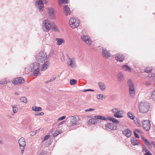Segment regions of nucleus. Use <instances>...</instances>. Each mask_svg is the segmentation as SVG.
<instances>
[{"instance_id": "nucleus-1", "label": "nucleus", "mask_w": 155, "mask_h": 155, "mask_svg": "<svg viewBox=\"0 0 155 155\" xmlns=\"http://www.w3.org/2000/svg\"><path fill=\"white\" fill-rule=\"evenodd\" d=\"M150 108L149 104L145 101L141 102L139 104V108L140 111L142 113H147Z\"/></svg>"}, {"instance_id": "nucleus-2", "label": "nucleus", "mask_w": 155, "mask_h": 155, "mask_svg": "<svg viewBox=\"0 0 155 155\" xmlns=\"http://www.w3.org/2000/svg\"><path fill=\"white\" fill-rule=\"evenodd\" d=\"M47 58L46 53L43 51L39 52L36 55L35 59L37 61L40 63L44 61Z\"/></svg>"}, {"instance_id": "nucleus-3", "label": "nucleus", "mask_w": 155, "mask_h": 155, "mask_svg": "<svg viewBox=\"0 0 155 155\" xmlns=\"http://www.w3.org/2000/svg\"><path fill=\"white\" fill-rule=\"evenodd\" d=\"M52 23H51L49 21L47 20H45L43 22L42 29L45 31L48 32L51 28Z\"/></svg>"}, {"instance_id": "nucleus-4", "label": "nucleus", "mask_w": 155, "mask_h": 155, "mask_svg": "<svg viewBox=\"0 0 155 155\" xmlns=\"http://www.w3.org/2000/svg\"><path fill=\"white\" fill-rule=\"evenodd\" d=\"M69 24L72 28H75L79 25L80 21L78 19L71 18L70 19Z\"/></svg>"}, {"instance_id": "nucleus-5", "label": "nucleus", "mask_w": 155, "mask_h": 155, "mask_svg": "<svg viewBox=\"0 0 155 155\" xmlns=\"http://www.w3.org/2000/svg\"><path fill=\"white\" fill-rule=\"evenodd\" d=\"M20 149L21 150V153L22 154L24 152L25 147L26 145V143L25 138L23 137L21 138L18 141Z\"/></svg>"}, {"instance_id": "nucleus-6", "label": "nucleus", "mask_w": 155, "mask_h": 155, "mask_svg": "<svg viewBox=\"0 0 155 155\" xmlns=\"http://www.w3.org/2000/svg\"><path fill=\"white\" fill-rule=\"evenodd\" d=\"M79 118L77 116H74L71 117L69 124V126L72 127L78 124L79 120Z\"/></svg>"}, {"instance_id": "nucleus-7", "label": "nucleus", "mask_w": 155, "mask_h": 155, "mask_svg": "<svg viewBox=\"0 0 155 155\" xmlns=\"http://www.w3.org/2000/svg\"><path fill=\"white\" fill-rule=\"evenodd\" d=\"M142 126L143 129L146 131H148L150 128V122L148 120H145L143 121Z\"/></svg>"}, {"instance_id": "nucleus-8", "label": "nucleus", "mask_w": 155, "mask_h": 155, "mask_svg": "<svg viewBox=\"0 0 155 155\" xmlns=\"http://www.w3.org/2000/svg\"><path fill=\"white\" fill-rule=\"evenodd\" d=\"M35 6L36 8L38 9L39 11H42L44 7L43 2L41 0H37L35 3Z\"/></svg>"}, {"instance_id": "nucleus-9", "label": "nucleus", "mask_w": 155, "mask_h": 155, "mask_svg": "<svg viewBox=\"0 0 155 155\" xmlns=\"http://www.w3.org/2000/svg\"><path fill=\"white\" fill-rule=\"evenodd\" d=\"M82 40L87 45H90L91 43V41L89 36L87 35H84L81 36Z\"/></svg>"}, {"instance_id": "nucleus-10", "label": "nucleus", "mask_w": 155, "mask_h": 155, "mask_svg": "<svg viewBox=\"0 0 155 155\" xmlns=\"http://www.w3.org/2000/svg\"><path fill=\"white\" fill-rule=\"evenodd\" d=\"M24 79L21 77L15 78L12 82V83L15 85L21 84L24 82Z\"/></svg>"}, {"instance_id": "nucleus-11", "label": "nucleus", "mask_w": 155, "mask_h": 155, "mask_svg": "<svg viewBox=\"0 0 155 155\" xmlns=\"http://www.w3.org/2000/svg\"><path fill=\"white\" fill-rule=\"evenodd\" d=\"M102 55L103 57L106 59L110 57V54L109 51L105 48H102Z\"/></svg>"}, {"instance_id": "nucleus-12", "label": "nucleus", "mask_w": 155, "mask_h": 155, "mask_svg": "<svg viewBox=\"0 0 155 155\" xmlns=\"http://www.w3.org/2000/svg\"><path fill=\"white\" fill-rule=\"evenodd\" d=\"M70 62L68 63L69 65L72 68H75L76 67L75 61L74 58H68Z\"/></svg>"}, {"instance_id": "nucleus-13", "label": "nucleus", "mask_w": 155, "mask_h": 155, "mask_svg": "<svg viewBox=\"0 0 155 155\" xmlns=\"http://www.w3.org/2000/svg\"><path fill=\"white\" fill-rule=\"evenodd\" d=\"M106 127L108 128L111 130H114L117 128V126L113 124L108 123L106 124Z\"/></svg>"}, {"instance_id": "nucleus-14", "label": "nucleus", "mask_w": 155, "mask_h": 155, "mask_svg": "<svg viewBox=\"0 0 155 155\" xmlns=\"http://www.w3.org/2000/svg\"><path fill=\"white\" fill-rule=\"evenodd\" d=\"M122 133L127 137H130L132 134L131 131L128 129L123 130Z\"/></svg>"}, {"instance_id": "nucleus-15", "label": "nucleus", "mask_w": 155, "mask_h": 155, "mask_svg": "<svg viewBox=\"0 0 155 155\" xmlns=\"http://www.w3.org/2000/svg\"><path fill=\"white\" fill-rule=\"evenodd\" d=\"M48 12L49 14L50 18L51 19L54 18V12L53 9L50 7L48 8Z\"/></svg>"}, {"instance_id": "nucleus-16", "label": "nucleus", "mask_w": 155, "mask_h": 155, "mask_svg": "<svg viewBox=\"0 0 155 155\" xmlns=\"http://www.w3.org/2000/svg\"><path fill=\"white\" fill-rule=\"evenodd\" d=\"M64 12L65 15H68L70 14L71 11L67 5H65L63 7Z\"/></svg>"}, {"instance_id": "nucleus-17", "label": "nucleus", "mask_w": 155, "mask_h": 155, "mask_svg": "<svg viewBox=\"0 0 155 155\" xmlns=\"http://www.w3.org/2000/svg\"><path fill=\"white\" fill-rule=\"evenodd\" d=\"M31 72L33 73L32 74L34 76H38L39 74H40V72L39 68L38 69H30Z\"/></svg>"}, {"instance_id": "nucleus-18", "label": "nucleus", "mask_w": 155, "mask_h": 155, "mask_svg": "<svg viewBox=\"0 0 155 155\" xmlns=\"http://www.w3.org/2000/svg\"><path fill=\"white\" fill-rule=\"evenodd\" d=\"M115 59L118 61L122 62L124 59V55L119 54H117L115 57Z\"/></svg>"}, {"instance_id": "nucleus-19", "label": "nucleus", "mask_w": 155, "mask_h": 155, "mask_svg": "<svg viewBox=\"0 0 155 155\" xmlns=\"http://www.w3.org/2000/svg\"><path fill=\"white\" fill-rule=\"evenodd\" d=\"M49 65V62L48 61H47L43 64L41 68V71H44L45 70L47 69Z\"/></svg>"}, {"instance_id": "nucleus-20", "label": "nucleus", "mask_w": 155, "mask_h": 155, "mask_svg": "<svg viewBox=\"0 0 155 155\" xmlns=\"http://www.w3.org/2000/svg\"><path fill=\"white\" fill-rule=\"evenodd\" d=\"M40 64L39 63L35 62L32 64L30 65L31 69H38L39 68Z\"/></svg>"}, {"instance_id": "nucleus-21", "label": "nucleus", "mask_w": 155, "mask_h": 155, "mask_svg": "<svg viewBox=\"0 0 155 155\" xmlns=\"http://www.w3.org/2000/svg\"><path fill=\"white\" fill-rule=\"evenodd\" d=\"M98 86L100 89L102 91H104L106 89V86L105 84L101 82H99L98 83Z\"/></svg>"}, {"instance_id": "nucleus-22", "label": "nucleus", "mask_w": 155, "mask_h": 155, "mask_svg": "<svg viewBox=\"0 0 155 155\" xmlns=\"http://www.w3.org/2000/svg\"><path fill=\"white\" fill-rule=\"evenodd\" d=\"M129 92L130 96L131 97H133L135 94V87H129Z\"/></svg>"}, {"instance_id": "nucleus-23", "label": "nucleus", "mask_w": 155, "mask_h": 155, "mask_svg": "<svg viewBox=\"0 0 155 155\" xmlns=\"http://www.w3.org/2000/svg\"><path fill=\"white\" fill-rule=\"evenodd\" d=\"M107 120H109L110 121H112V122L116 123V124H118L119 123V121L113 117H107Z\"/></svg>"}, {"instance_id": "nucleus-24", "label": "nucleus", "mask_w": 155, "mask_h": 155, "mask_svg": "<svg viewBox=\"0 0 155 155\" xmlns=\"http://www.w3.org/2000/svg\"><path fill=\"white\" fill-rule=\"evenodd\" d=\"M56 40L57 41V45H60L64 41V39L62 38H56Z\"/></svg>"}, {"instance_id": "nucleus-25", "label": "nucleus", "mask_w": 155, "mask_h": 155, "mask_svg": "<svg viewBox=\"0 0 155 155\" xmlns=\"http://www.w3.org/2000/svg\"><path fill=\"white\" fill-rule=\"evenodd\" d=\"M94 117L95 119H100V120H104L105 121H107V118L105 117L99 115H97L95 116H94Z\"/></svg>"}, {"instance_id": "nucleus-26", "label": "nucleus", "mask_w": 155, "mask_h": 155, "mask_svg": "<svg viewBox=\"0 0 155 155\" xmlns=\"http://www.w3.org/2000/svg\"><path fill=\"white\" fill-rule=\"evenodd\" d=\"M97 120H98L95 119H91L88 120V123L89 124H96V123L97 122Z\"/></svg>"}, {"instance_id": "nucleus-27", "label": "nucleus", "mask_w": 155, "mask_h": 155, "mask_svg": "<svg viewBox=\"0 0 155 155\" xmlns=\"http://www.w3.org/2000/svg\"><path fill=\"white\" fill-rule=\"evenodd\" d=\"M32 109L33 110L35 111H41L42 110V108L40 107H37L35 106L32 107Z\"/></svg>"}, {"instance_id": "nucleus-28", "label": "nucleus", "mask_w": 155, "mask_h": 155, "mask_svg": "<svg viewBox=\"0 0 155 155\" xmlns=\"http://www.w3.org/2000/svg\"><path fill=\"white\" fill-rule=\"evenodd\" d=\"M124 78L123 74L121 72H120L119 73L118 77V81H121L124 80Z\"/></svg>"}, {"instance_id": "nucleus-29", "label": "nucleus", "mask_w": 155, "mask_h": 155, "mask_svg": "<svg viewBox=\"0 0 155 155\" xmlns=\"http://www.w3.org/2000/svg\"><path fill=\"white\" fill-rule=\"evenodd\" d=\"M52 29L55 31L59 32V31L57 26L54 25V23H52V27H51Z\"/></svg>"}, {"instance_id": "nucleus-30", "label": "nucleus", "mask_w": 155, "mask_h": 155, "mask_svg": "<svg viewBox=\"0 0 155 155\" xmlns=\"http://www.w3.org/2000/svg\"><path fill=\"white\" fill-rule=\"evenodd\" d=\"M131 143L133 145H136L139 144V143L137 140H136L134 138L131 139Z\"/></svg>"}, {"instance_id": "nucleus-31", "label": "nucleus", "mask_w": 155, "mask_h": 155, "mask_svg": "<svg viewBox=\"0 0 155 155\" xmlns=\"http://www.w3.org/2000/svg\"><path fill=\"white\" fill-rule=\"evenodd\" d=\"M127 84L129 87H134L132 80L130 79L128 80L127 81Z\"/></svg>"}, {"instance_id": "nucleus-32", "label": "nucleus", "mask_w": 155, "mask_h": 155, "mask_svg": "<svg viewBox=\"0 0 155 155\" xmlns=\"http://www.w3.org/2000/svg\"><path fill=\"white\" fill-rule=\"evenodd\" d=\"M122 68L126 71H128L129 72H130L131 71L130 68L126 65H124L122 66Z\"/></svg>"}, {"instance_id": "nucleus-33", "label": "nucleus", "mask_w": 155, "mask_h": 155, "mask_svg": "<svg viewBox=\"0 0 155 155\" xmlns=\"http://www.w3.org/2000/svg\"><path fill=\"white\" fill-rule=\"evenodd\" d=\"M106 96L104 95L103 94H100L97 95V97L98 99H101L102 100L104 99H106Z\"/></svg>"}, {"instance_id": "nucleus-34", "label": "nucleus", "mask_w": 155, "mask_h": 155, "mask_svg": "<svg viewBox=\"0 0 155 155\" xmlns=\"http://www.w3.org/2000/svg\"><path fill=\"white\" fill-rule=\"evenodd\" d=\"M153 68L152 67H148L144 70L145 72L149 73L150 72L153 70Z\"/></svg>"}, {"instance_id": "nucleus-35", "label": "nucleus", "mask_w": 155, "mask_h": 155, "mask_svg": "<svg viewBox=\"0 0 155 155\" xmlns=\"http://www.w3.org/2000/svg\"><path fill=\"white\" fill-rule=\"evenodd\" d=\"M142 139L144 141L145 144L148 146L151 145L150 143L147 139L143 137H142Z\"/></svg>"}, {"instance_id": "nucleus-36", "label": "nucleus", "mask_w": 155, "mask_h": 155, "mask_svg": "<svg viewBox=\"0 0 155 155\" xmlns=\"http://www.w3.org/2000/svg\"><path fill=\"white\" fill-rule=\"evenodd\" d=\"M127 116L129 118L132 120H134V119L135 116H134L133 114L130 112H128V113Z\"/></svg>"}, {"instance_id": "nucleus-37", "label": "nucleus", "mask_w": 155, "mask_h": 155, "mask_svg": "<svg viewBox=\"0 0 155 155\" xmlns=\"http://www.w3.org/2000/svg\"><path fill=\"white\" fill-rule=\"evenodd\" d=\"M20 100L21 102L25 103H27V98L25 97H23L20 98Z\"/></svg>"}, {"instance_id": "nucleus-38", "label": "nucleus", "mask_w": 155, "mask_h": 155, "mask_svg": "<svg viewBox=\"0 0 155 155\" xmlns=\"http://www.w3.org/2000/svg\"><path fill=\"white\" fill-rule=\"evenodd\" d=\"M76 82L77 81L74 79L70 80V84L71 85L75 84Z\"/></svg>"}, {"instance_id": "nucleus-39", "label": "nucleus", "mask_w": 155, "mask_h": 155, "mask_svg": "<svg viewBox=\"0 0 155 155\" xmlns=\"http://www.w3.org/2000/svg\"><path fill=\"white\" fill-rule=\"evenodd\" d=\"M13 112L14 113H17L18 111V108L16 107H12Z\"/></svg>"}, {"instance_id": "nucleus-40", "label": "nucleus", "mask_w": 155, "mask_h": 155, "mask_svg": "<svg viewBox=\"0 0 155 155\" xmlns=\"http://www.w3.org/2000/svg\"><path fill=\"white\" fill-rule=\"evenodd\" d=\"M114 115V117L117 118H121L123 117V115H119L117 113H115Z\"/></svg>"}, {"instance_id": "nucleus-41", "label": "nucleus", "mask_w": 155, "mask_h": 155, "mask_svg": "<svg viewBox=\"0 0 155 155\" xmlns=\"http://www.w3.org/2000/svg\"><path fill=\"white\" fill-rule=\"evenodd\" d=\"M54 51L53 50H51L50 51V53L48 55V57H51L53 55H54Z\"/></svg>"}, {"instance_id": "nucleus-42", "label": "nucleus", "mask_w": 155, "mask_h": 155, "mask_svg": "<svg viewBox=\"0 0 155 155\" xmlns=\"http://www.w3.org/2000/svg\"><path fill=\"white\" fill-rule=\"evenodd\" d=\"M151 98L154 100H155V90L153 91L151 96Z\"/></svg>"}, {"instance_id": "nucleus-43", "label": "nucleus", "mask_w": 155, "mask_h": 155, "mask_svg": "<svg viewBox=\"0 0 155 155\" xmlns=\"http://www.w3.org/2000/svg\"><path fill=\"white\" fill-rule=\"evenodd\" d=\"M56 76L55 75H54L51 78V79L49 80V81L51 82L53 81L56 79Z\"/></svg>"}, {"instance_id": "nucleus-44", "label": "nucleus", "mask_w": 155, "mask_h": 155, "mask_svg": "<svg viewBox=\"0 0 155 155\" xmlns=\"http://www.w3.org/2000/svg\"><path fill=\"white\" fill-rule=\"evenodd\" d=\"M58 1L59 2L61 1V2L64 4L67 3L68 2V0H58Z\"/></svg>"}, {"instance_id": "nucleus-45", "label": "nucleus", "mask_w": 155, "mask_h": 155, "mask_svg": "<svg viewBox=\"0 0 155 155\" xmlns=\"http://www.w3.org/2000/svg\"><path fill=\"white\" fill-rule=\"evenodd\" d=\"M142 150L143 151L145 152L146 153H147V152H150L145 147H143Z\"/></svg>"}, {"instance_id": "nucleus-46", "label": "nucleus", "mask_w": 155, "mask_h": 155, "mask_svg": "<svg viewBox=\"0 0 155 155\" xmlns=\"http://www.w3.org/2000/svg\"><path fill=\"white\" fill-rule=\"evenodd\" d=\"M8 82H7L6 81H1L0 82V84H1L4 85L5 84H7Z\"/></svg>"}, {"instance_id": "nucleus-47", "label": "nucleus", "mask_w": 155, "mask_h": 155, "mask_svg": "<svg viewBox=\"0 0 155 155\" xmlns=\"http://www.w3.org/2000/svg\"><path fill=\"white\" fill-rule=\"evenodd\" d=\"M112 111L113 113H116L117 112L118 109L116 108H113L112 109Z\"/></svg>"}, {"instance_id": "nucleus-48", "label": "nucleus", "mask_w": 155, "mask_h": 155, "mask_svg": "<svg viewBox=\"0 0 155 155\" xmlns=\"http://www.w3.org/2000/svg\"><path fill=\"white\" fill-rule=\"evenodd\" d=\"M44 113L43 112H41V113H36L35 114V115H44Z\"/></svg>"}, {"instance_id": "nucleus-49", "label": "nucleus", "mask_w": 155, "mask_h": 155, "mask_svg": "<svg viewBox=\"0 0 155 155\" xmlns=\"http://www.w3.org/2000/svg\"><path fill=\"white\" fill-rule=\"evenodd\" d=\"M134 136L136 138H137L138 139L140 137H139V135L136 132H135L134 131Z\"/></svg>"}, {"instance_id": "nucleus-50", "label": "nucleus", "mask_w": 155, "mask_h": 155, "mask_svg": "<svg viewBox=\"0 0 155 155\" xmlns=\"http://www.w3.org/2000/svg\"><path fill=\"white\" fill-rule=\"evenodd\" d=\"M59 132L58 131H56L53 134V136L54 137H56L59 134Z\"/></svg>"}, {"instance_id": "nucleus-51", "label": "nucleus", "mask_w": 155, "mask_h": 155, "mask_svg": "<svg viewBox=\"0 0 155 155\" xmlns=\"http://www.w3.org/2000/svg\"><path fill=\"white\" fill-rule=\"evenodd\" d=\"M87 91H94L92 89H88L86 90H83V92H86Z\"/></svg>"}, {"instance_id": "nucleus-52", "label": "nucleus", "mask_w": 155, "mask_h": 155, "mask_svg": "<svg viewBox=\"0 0 155 155\" xmlns=\"http://www.w3.org/2000/svg\"><path fill=\"white\" fill-rule=\"evenodd\" d=\"M49 137H50L49 135H46L45 136V137L44 138V140L45 141V140H47V139H48L49 138Z\"/></svg>"}, {"instance_id": "nucleus-53", "label": "nucleus", "mask_w": 155, "mask_h": 155, "mask_svg": "<svg viewBox=\"0 0 155 155\" xmlns=\"http://www.w3.org/2000/svg\"><path fill=\"white\" fill-rule=\"evenodd\" d=\"M65 117H66L65 116H63L59 118L58 119V120H62L64 119V118H65Z\"/></svg>"}, {"instance_id": "nucleus-54", "label": "nucleus", "mask_w": 155, "mask_h": 155, "mask_svg": "<svg viewBox=\"0 0 155 155\" xmlns=\"http://www.w3.org/2000/svg\"><path fill=\"white\" fill-rule=\"evenodd\" d=\"M134 131L135 132H136V133L137 132V133H142L141 130L139 129H135Z\"/></svg>"}, {"instance_id": "nucleus-55", "label": "nucleus", "mask_w": 155, "mask_h": 155, "mask_svg": "<svg viewBox=\"0 0 155 155\" xmlns=\"http://www.w3.org/2000/svg\"><path fill=\"white\" fill-rule=\"evenodd\" d=\"M94 110H95V109H94L89 108V109L86 110L85 111L86 112H87V111H91Z\"/></svg>"}, {"instance_id": "nucleus-56", "label": "nucleus", "mask_w": 155, "mask_h": 155, "mask_svg": "<svg viewBox=\"0 0 155 155\" xmlns=\"http://www.w3.org/2000/svg\"><path fill=\"white\" fill-rule=\"evenodd\" d=\"M152 83L150 81H147L146 82V85L147 86H149Z\"/></svg>"}, {"instance_id": "nucleus-57", "label": "nucleus", "mask_w": 155, "mask_h": 155, "mask_svg": "<svg viewBox=\"0 0 155 155\" xmlns=\"http://www.w3.org/2000/svg\"><path fill=\"white\" fill-rule=\"evenodd\" d=\"M149 76L150 78H151V77L154 78L155 77V74H149Z\"/></svg>"}, {"instance_id": "nucleus-58", "label": "nucleus", "mask_w": 155, "mask_h": 155, "mask_svg": "<svg viewBox=\"0 0 155 155\" xmlns=\"http://www.w3.org/2000/svg\"><path fill=\"white\" fill-rule=\"evenodd\" d=\"M30 134L31 136H34L35 134V132L34 131H32L30 132Z\"/></svg>"}, {"instance_id": "nucleus-59", "label": "nucleus", "mask_w": 155, "mask_h": 155, "mask_svg": "<svg viewBox=\"0 0 155 155\" xmlns=\"http://www.w3.org/2000/svg\"><path fill=\"white\" fill-rule=\"evenodd\" d=\"M45 154V153L44 151L41 152L38 155H44Z\"/></svg>"}, {"instance_id": "nucleus-60", "label": "nucleus", "mask_w": 155, "mask_h": 155, "mask_svg": "<svg viewBox=\"0 0 155 155\" xmlns=\"http://www.w3.org/2000/svg\"><path fill=\"white\" fill-rule=\"evenodd\" d=\"M151 143V145H152L154 147H155V141H152Z\"/></svg>"}, {"instance_id": "nucleus-61", "label": "nucleus", "mask_w": 155, "mask_h": 155, "mask_svg": "<svg viewBox=\"0 0 155 155\" xmlns=\"http://www.w3.org/2000/svg\"><path fill=\"white\" fill-rule=\"evenodd\" d=\"M144 155H152L150 152H147V153H145Z\"/></svg>"}, {"instance_id": "nucleus-62", "label": "nucleus", "mask_w": 155, "mask_h": 155, "mask_svg": "<svg viewBox=\"0 0 155 155\" xmlns=\"http://www.w3.org/2000/svg\"><path fill=\"white\" fill-rule=\"evenodd\" d=\"M134 122L135 124L136 125H138V124H139V123L138 122V121H137V120H134Z\"/></svg>"}, {"instance_id": "nucleus-63", "label": "nucleus", "mask_w": 155, "mask_h": 155, "mask_svg": "<svg viewBox=\"0 0 155 155\" xmlns=\"http://www.w3.org/2000/svg\"><path fill=\"white\" fill-rule=\"evenodd\" d=\"M40 130H41V128H40L38 130H36L35 131H34L35 132V134H36L37 132H38Z\"/></svg>"}, {"instance_id": "nucleus-64", "label": "nucleus", "mask_w": 155, "mask_h": 155, "mask_svg": "<svg viewBox=\"0 0 155 155\" xmlns=\"http://www.w3.org/2000/svg\"><path fill=\"white\" fill-rule=\"evenodd\" d=\"M122 111L120 110H118L117 111V113L120 114H122V113H121Z\"/></svg>"}]
</instances>
